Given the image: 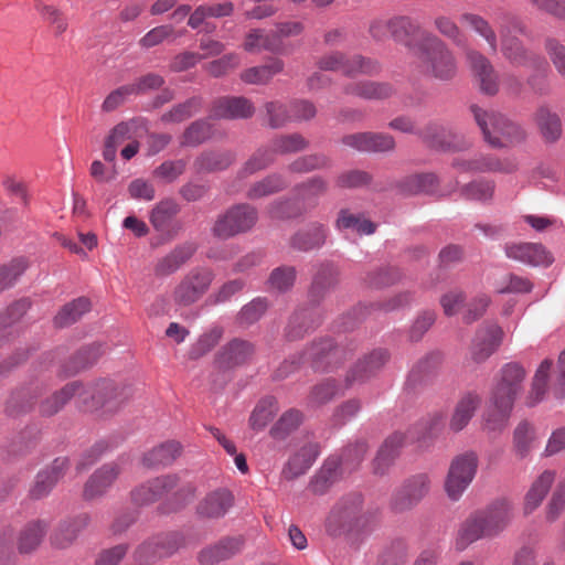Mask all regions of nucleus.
Listing matches in <instances>:
<instances>
[{
  "mask_svg": "<svg viewBox=\"0 0 565 565\" xmlns=\"http://www.w3.org/2000/svg\"><path fill=\"white\" fill-rule=\"evenodd\" d=\"M243 49L249 53H259L262 51L277 53L281 50V42L274 32H266L263 29H253L246 34Z\"/></svg>",
  "mask_w": 565,
  "mask_h": 565,
  "instance_id": "c03bdc74",
  "label": "nucleus"
},
{
  "mask_svg": "<svg viewBox=\"0 0 565 565\" xmlns=\"http://www.w3.org/2000/svg\"><path fill=\"white\" fill-rule=\"evenodd\" d=\"M234 161V156L227 151H206L201 153L193 166L198 173L213 172L226 169Z\"/></svg>",
  "mask_w": 565,
  "mask_h": 565,
  "instance_id": "09e8293b",
  "label": "nucleus"
},
{
  "mask_svg": "<svg viewBox=\"0 0 565 565\" xmlns=\"http://www.w3.org/2000/svg\"><path fill=\"white\" fill-rule=\"evenodd\" d=\"M327 238V228L321 223H311L308 227L298 231L290 241L294 248L308 252L321 247Z\"/></svg>",
  "mask_w": 565,
  "mask_h": 565,
  "instance_id": "37998d69",
  "label": "nucleus"
},
{
  "mask_svg": "<svg viewBox=\"0 0 565 565\" xmlns=\"http://www.w3.org/2000/svg\"><path fill=\"white\" fill-rule=\"evenodd\" d=\"M363 499L359 493L343 497L330 511L326 530L332 536L360 534L372 529L375 512L363 511Z\"/></svg>",
  "mask_w": 565,
  "mask_h": 565,
  "instance_id": "7ed1b4c3",
  "label": "nucleus"
},
{
  "mask_svg": "<svg viewBox=\"0 0 565 565\" xmlns=\"http://www.w3.org/2000/svg\"><path fill=\"white\" fill-rule=\"evenodd\" d=\"M466 60L480 90L489 96L498 94L500 81L490 60L475 49L466 51Z\"/></svg>",
  "mask_w": 565,
  "mask_h": 565,
  "instance_id": "dca6fc26",
  "label": "nucleus"
},
{
  "mask_svg": "<svg viewBox=\"0 0 565 565\" xmlns=\"http://www.w3.org/2000/svg\"><path fill=\"white\" fill-rule=\"evenodd\" d=\"M215 274L206 266L191 268L172 290L171 298L177 307L186 308L198 302L210 289Z\"/></svg>",
  "mask_w": 565,
  "mask_h": 565,
  "instance_id": "6e6552de",
  "label": "nucleus"
},
{
  "mask_svg": "<svg viewBox=\"0 0 565 565\" xmlns=\"http://www.w3.org/2000/svg\"><path fill=\"white\" fill-rule=\"evenodd\" d=\"M317 456L318 449L316 445H305L294 456H291L285 465L282 469L284 478L287 480H294L306 473V471L312 466Z\"/></svg>",
  "mask_w": 565,
  "mask_h": 565,
  "instance_id": "4c0bfd02",
  "label": "nucleus"
},
{
  "mask_svg": "<svg viewBox=\"0 0 565 565\" xmlns=\"http://www.w3.org/2000/svg\"><path fill=\"white\" fill-rule=\"evenodd\" d=\"M278 411L277 403L273 397H266L258 402L249 417V426L254 430H263L274 418Z\"/></svg>",
  "mask_w": 565,
  "mask_h": 565,
  "instance_id": "13d9d810",
  "label": "nucleus"
},
{
  "mask_svg": "<svg viewBox=\"0 0 565 565\" xmlns=\"http://www.w3.org/2000/svg\"><path fill=\"white\" fill-rule=\"evenodd\" d=\"M182 543L183 539L178 533L160 534L142 543L135 552V558L140 564H148L172 555Z\"/></svg>",
  "mask_w": 565,
  "mask_h": 565,
  "instance_id": "a211bd4d",
  "label": "nucleus"
},
{
  "mask_svg": "<svg viewBox=\"0 0 565 565\" xmlns=\"http://www.w3.org/2000/svg\"><path fill=\"white\" fill-rule=\"evenodd\" d=\"M297 277L296 268L292 266H280L275 268L268 278V285L270 289L279 292H286L295 284Z\"/></svg>",
  "mask_w": 565,
  "mask_h": 565,
  "instance_id": "338daca9",
  "label": "nucleus"
},
{
  "mask_svg": "<svg viewBox=\"0 0 565 565\" xmlns=\"http://www.w3.org/2000/svg\"><path fill=\"white\" fill-rule=\"evenodd\" d=\"M339 271L331 263L321 264L311 282L308 297L313 305L320 303L327 294L337 285Z\"/></svg>",
  "mask_w": 565,
  "mask_h": 565,
  "instance_id": "7c9ffc66",
  "label": "nucleus"
},
{
  "mask_svg": "<svg viewBox=\"0 0 565 565\" xmlns=\"http://www.w3.org/2000/svg\"><path fill=\"white\" fill-rule=\"evenodd\" d=\"M212 135V126L206 120L192 122L183 132L182 146H198L207 140Z\"/></svg>",
  "mask_w": 565,
  "mask_h": 565,
  "instance_id": "774afa93",
  "label": "nucleus"
},
{
  "mask_svg": "<svg viewBox=\"0 0 565 565\" xmlns=\"http://www.w3.org/2000/svg\"><path fill=\"white\" fill-rule=\"evenodd\" d=\"M234 504V497L226 489L207 493L198 504L196 512L203 519L216 520L225 516Z\"/></svg>",
  "mask_w": 565,
  "mask_h": 565,
  "instance_id": "393cba45",
  "label": "nucleus"
},
{
  "mask_svg": "<svg viewBox=\"0 0 565 565\" xmlns=\"http://www.w3.org/2000/svg\"><path fill=\"white\" fill-rule=\"evenodd\" d=\"M406 436L402 433H394L388 436L373 461V472L383 476L387 472L394 460L399 455L401 448L404 446Z\"/></svg>",
  "mask_w": 565,
  "mask_h": 565,
  "instance_id": "f704fd0d",
  "label": "nucleus"
},
{
  "mask_svg": "<svg viewBox=\"0 0 565 565\" xmlns=\"http://www.w3.org/2000/svg\"><path fill=\"white\" fill-rule=\"evenodd\" d=\"M501 53L513 66L527 68H546V61L543 56L529 51L523 42L511 35L510 31L501 28Z\"/></svg>",
  "mask_w": 565,
  "mask_h": 565,
  "instance_id": "ddd939ff",
  "label": "nucleus"
},
{
  "mask_svg": "<svg viewBox=\"0 0 565 565\" xmlns=\"http://www.w3.org/2000/svg\"><path fill=\"white\" fill-rule=\"evenodd\" d=\"M418 137L430 148L443 151H462L471 145L470 140L438 122H428Z\"/></svg>",
  "mask_w": 565,
  "mask_h": 565,
  "instance_id": "4468645a",
  "label": "nucleus"
},
{
  "mask_svg": "<svg viewBox=\"0 0 565 565\" xmlns=\"http://www.w3.org/2000/svg\"><path fill=\"white\" fill-rule=\"evenodd\" d=\"M223 332L224 330L222 327H212L204 332L192 345L190 350V358L196 360L209 353L220 342L223 337Z\"/></svg>",
  "mask_w": 565,
  "mask_h": 565,
  "instance_id": "0e129e2a",
  "label": "nucleus"
},
{
  "mask_svg": "<svg viewBox=\"0 0 565 565\" xmlns=\"http://www.w3.org/2000/svg\"><path fill=\"white\" fill-rule=\"evenodd\" d=\"M309 141L300 134L280 135L270 142L274 154H288L307 149Z\"/></svg>",
  "mask_w": 565,
  "mask_h": 565,
  "instance_id": "bf43d9fd",
  "label": "nucleus"
},
{
  "mask_svg": "<svg viewBox=\"0 0 565 565\" xmlns=\"http://www.w3.org/2000/svg\"><path fill=\"white\" fill-rule=\"evenodd\" d=\"M302 422V414L297 409L285 412L271 427L270 435L275 439L282 440L296 430Z\"/></svg>",
  "mask_w": 565,
  "mask_h": 565,
  "instance_id": "680f3d73",
  "label": "nucleus"
},
{
  "mask_svg": "<svg viewBox=\"0 0 565 565\" xmlns=\"http://www.w3.org/2000/svg\"><path fill=\"white\" fill-rule=\"evenodd\" d=\"M555 480V472L543 471L531 484L524 498V513L530 514L542 503Z\"/></svg>",
  "mask_w": 565,
  "mask_h": 565,
  "instance_id": "79ce46f5",
  "label": "nucleus"
},
{
  "mask_svg": "<svg viewBox=\"0 0 565 565\" xmlns=\"http://www.w3.org/2000/svg\"><path fill=\"white\" fill-rule=\"evenodd\" d=\"M534 439L535 428L530 423L521 422L515 427L513 433V451L520 459L525 458L530 454Z\"/></svg>",
  "mask_w": 565,
  "mask_h": 565,
  "instance_id": "052dcab7",
  "label": "nucleus"
},
{
  "mask_svg": "<svg viewBox=\"0 0 565 565\" xmlns=\"http://www.w3.org/2000/svg\"><path fill=\"white\" fill-rule=\"evenodd\" d=\"M331 160L323 153H311L297 158L289 164V170L297 173H306L313 170L326 169Z\"/></svg>",
  "mask_w": 565,
  "mask_h": 565,
  "instance_id": "69168bd1",
  "label": "nucleus"
},
{
  "mask_svg": "<svg viewBox=\"0 0 565 565\" xmlns=\"http://www.w3.org/2000/svg\"><path fill=\"white\" fill-rule=\"evenodd\" d=\"M478 468V456L467 451L454 458L445 481L447 495L457 501L472 482Z\"/></svg>",
  "mask_w": 565,
  "mask_h": 565,
  "instance_id": "9b49d317",
  "label": "nucleus"
},
{
  "mask_svg": "<svg viewBox=\"0 0 565 565\" xmlns=\"http://www.w3.org/2000/svg\"><path fill=\"white\" fill-rule=\"evenodd\" d=\"M352 355V350L337 345L331 339L324 338L313 341L303 352L302 360L312 367L321 371H331Z\"/></svg>",
  "mask_w": 565,
  "mask_h": 565,
  "instance_id": "f8f14e48",
  "label": "nucleus"
},
{
  "mask_svg": "<svg viewBox=\"0 0 565 565\" xmlns=\"http://www.w3.org/2000/svg\"><path fill=\"white\" fill-rule=\"evenodd\" d=\"M77 381L64 385L60 391L45 398L40 405V412L44 416H52L58 413L72 398L76 399Z\"/></svg>",
  "mask_w": 565,
  "mask_h": 565,
  "instance_id": "8fccbe9b",
  "label": "nucleus"
},
{
  "mask_svg": "<svg viewBox=\"0 0 565 565\" xmlns=\"http://www.w3.org/2000/svg\"><path fill=\"white\" fill-rule=\"evenodd\" d=\"M533 118L545 141L555 142L561 138V118L547 105H541L534 113Z\"/></svg>",
  "mask_w": 565,
  "mask_h": 565,
  "instance_id": "58836bf2",
  "label": "nucleus"
},
{
  "mask_svg": "<svg viewBox=\"0 0 565 565\" xmlns=\"http://www.w3.org/2000/svg\"><path fill=\"white\" fill-rule=\"evenodd\" d=\"M320 323V316L309 309H300L295 311L289 318L286 328V337L289 340L302 338L309 330L316 328Z\"/></svg>",
  "mask_w": 565,
  "mask_h": 565,
  "instance_id": "a18cd8bd",
  "label": "nucleus"
},
{
  "mask_svg": "<svg viewBox=\"0 0 565 565\" xmlns=\"http://www.w3.org/2000/svg\"><path fill=\"white\" fill-rule=\"evenodd\" d=\"M243 540L241 537H226L213 546L201 551L199 561L202 565H214L225 561L241 551Z\"/></svg>",
  "mask_w": 565,
  "mask_h": 565,
  "instance_id": "c9c22d12",
  "label": "nucleus"
},
{
  "mask_svg": "<svg viewBox=\"0 0 565 565\" xmlns=\"http://www.w3.org/2000/svg\"><path fill=\"white\" fill-rule=\"evenodd\" d=\"M196 250L193 243H183L177 245L170 253L158 259L153 273L157 277H167L178 271L186 262H189Z\"/></svg>",
  "mask_w": 565,
  "mask_h": 565,
  "instance_id": "c756f323",
  "label": "nucleus"
},
{
  "mask_svg": "<svg viewBox=\"0 0 565 565\" xmlns=\"http://www.w3.org/2000/svg\"><path fill=\"white\" fill-rule=\"evenodd\" d=\"M90 301L81 297L65 305L54 318L55 326L63 328L76 322L84 313L89 311Z\"/></svg>",
  "mask_w": 565,
  "mask_h": 565,
  "instance_id": "5fc2aeb1",
  "label": "nucleus"
},
{
  "mask_svg": "<svg viewBox=\"0 0 565 565\" xmlns=\"http://www.w3.org/2000/svg\"><path fill=\"white\" fill-rule=\"evenodd\" d=\"M525 376L526 372L522 365L515 362L507 363L500 370L499 380L492 394L514 403L516 396L522 392Z\"/></svg>",
  "mask_w": 565,
  "mask_h": 565,
  "instance_id": "5701e85b",
  "label": "nucleus"
},
{
  "mask_svg": "<svg viewBox=\"0 0 565 565\" xmlns=\"http://www.w3.org/2000/svg\"><path fill=\"white\" fill-rule=\"evenodd\" d=\"M47 525L43 521L30 522L21 531L18 540V547L21 553H29L35 550L45 534Z\"/></svg>",
  "mask_w": 565,
  "mask_h": 565,
  "instance_id": "6e6d98bb",
  "label": "nucleus"
},
{
  "mask_svg": "<svg viewBox=\"0 0 565 565\" xmlns=\"http://www.w3.org/2000/svg\"><path fill=\"white\" fill-rule=\"evenodd\" d=\"M335 228L339 231L352 230L360 235H370L375 232V224L360 215L351 213L348 209H342L338 213Z\"/></svg>",
  "mask_w": 565,
  "mask_h": 565,
  "instance_id": "603ef678",
  "label": "nucleus"
},
{
  "mask_svg": "<svg viewBox=\"0 0 565 565\" xmlns=\"http://www.w3.org/2000/svg\"><path fill=\"white\" fill-rule=\"evenodd\" d=\"M481 402L477 393L465 394L456 404L449 422V428L458 433L462 430L475 415Z\"/></svg>",
  "mask_w": 565,
  "mask_h": 565,
  "instance_id": "e433bc0d",
  "label": "nucleus"
},
{
  "mask_svg": "<svg viewBox=\"0 0 565 565\" xmlns=\"http://www.w3.org/2000/svg\"><path fill=\"white\" fill-rule=\"evenodd\" d=\"M342 143L361 152H386L395 149L393 136L383 132H355L343 136Z\"/></svg>",
  "mask_w": 565,
  "mask_h": 565,
  "instance_id": "aec40b11",
  "label": "nucleus"
},
{
  "mask_svg": "<svg viewBox=\"0 0 565 565\" xmlns=\"http://www.w3.org/2000/svg\"><path fill=\"white\" fill-rule=\"evenodd\" d=\"M88 523L89 516L86 513L63 520L51 537L52 544L58 548L71 546Z\"/></svg>",
  "mask_w": 565,
  "mask_h": 565,
  "instance_id": "72a5a7b5",
  "label": "nucleus"
},
{
  "mask_svg": "<svg viewBox=\"0 0 565 565\" xmlns=\"http://www.w3.org/2000/svg\"><path fill=\"white\" fill-rule=\"evenodd\" d=\"M285 68V63L281 58L271 57L269 61L259 66H253L244 70L239 77L246 84L252 85H266L273 77L280 74Z\"/></svg>",
  "mask_w": 565,
  "mask_h": 565,
  "instance_id": "ea45409f",
  "label": "nucleus"
},
{
  "mask_svg": "<svg viewBox=\"0 0 565 565\" xmlns=\"http://www.w3.org/2000/svg\"><path fill=\"white\" fill-rule=\"evenodd\" d=\"M255 353L252 342L243 339H233L217 353V362L225 367H234L249 361Z\"/></svg>",
  "mask_w": 565,
  "mask_h": 565,
  "instance_id": "473e14b6",
  "label": "nucleus"
},
{
  "mask_svg": "<svg viewBox=\"0 0 565 565\" xmlns=\"http://www.w3.org/2000/svg\"><path fill=\"white\" fill-rule=\"evenodd\" d=\"M416 56L422 72L437 81L447 82L457 74V62L448 45L433 33H422L416 44Z\"/></svg>",
  "mask_w": 565,
  "mask_h": 565,
  "instance_id": "20e7f679",
  "label": "nucleus"
},
{
  "mask_svg": "<svg viewBox=\"0 0 565 565\" xmlns=\"http://www.w3.org/2000/svg\"><path fill=\"white\" fill-rule=\"evenodd\" d=\"M349 472L342 461L337 458H329L310 483L313 493H323L329 486L335 482L341 476Z\"/></svg>",
  "mask_w": 565,
  "mask_h": 565,
  "instance_id": "49530a36",
  "label": "nucleus"
},
{
  "mask_svg": "<svg viewBox=\"0 0 565 565\" xmlns=\"http://www.w3.org/2000/svg\"><path fill=\"white\" fill-rule=\"evenodd\" d=\"M120 473L118 463H106L96 470L84 487V498L92 500L103 495L115 482Z\"/></svg>",
  "mask_w": 565,
  "mask_h": 565,
  "instance_id": "2f4dec72",
  "label": "nucleus"
},
{
  "mask_svg": "<svg viewBox=\"0 0 565 565\" xmlns=\"http://www.w3.org/2000/svg\"><path fill=\"white\" fill-rule=\"evenodd\" d=\"M172 491L175 500V509L191 502L195 493V489L192 484H180V480L177 476L167 475L137 487L131 492V500L137 505H148Z\"/></svg>",
  "mask_w": 565,
  "mask_h": 565,
  "instance_id": "423d86ee",
  "label": "nucleus"
},
{
  "mask_svg": "<svg viewBox=\"0 0 565 565\" xmlns=\"http://www.w3.org/2000/svg\"><path fill=\"white\" fill-rule=\"evenodd\" d=\"M201 106L202 99L200 97H192L182 104L175 105L172 109L164 113L161 116V121L166 124L182 122L196 114Z\"/></svg>",
  "mask_w": 565,
  "mask_h": 565,
  "instance_id": "e2e57ef3",
  "label": "nucleus"
},
{
  "mask_svg": "<svg viewBox=\"0 0 565 565\" xmlns=\"http://www.w3.org/2000/svg\"><path fill=\"white\" fill-rule=\"evenodd\" d=\"M388 358L390 355L385 350L379 349L359 360L345 376L347 387L369 380L387 362Z\"/></svg>",
  "mask_w": 565,
  "mask_h": 565,
  "instance_id": "bb28decb",
  "label": "nucleus"
},
{
  "mask_svg": "<svg viewBox=\"0 0 565 565\" xmlns=\"http://www.w3.org/2000/svg\"><path fill=\"white\" fill-rule=\"evenodd\" d=\"M513 515V504L507 499H498L484 509L476 511L461 524L457 547L465 550L480 539L498 536L509 526Z\"/></svg>",
  "mask_w": 565,
  "mask_h": 565,
  "instance_id": "f257e3e1",
  "label": "nucleus"
},
{
  "mask_svg": "<svg viewBox=\"0 0 565 565\" xmlns=\"http://www.w3.org/2000/svg\"><path fill=\"white\" fill-rule=\"evenodd\" d=\"M316 65L321 71H340L347 76L376 75L381 71V65L375 60L359 54L348 56L340 51L323 54L317 60Z\"/></svg>",
  "mask_w": 565,
  "mask_h": 565,
  "instance_id": "1a4fd4ad",
  "label": "nucleus"
},
{
  "mask_svg": "<svg viewBox=\"0 0 565 565\" xmlns=\"http://www.w3.org/2000/svg\"><path fill=\"white\" fill-rule=\"evenodd\" d=\"M548 391L556 398L565 396V349L561 352L555 366L548 359L541 362L532 381L530 394L532 404L542 401Z\"/></svg>",
  "mask_w": 565,
  "mask_h": 565,
  "instance_id": "0eeeda50",
  "label": "nucleus"
},
{
  "mask_svg": "<svg viewBox=\"0 0 565 565\" xmlns=\"http://www.w3.org/2000/svg\"><path fill=\"white\" fill-rule=\"evenodd\" d=\"M76 406L87 413L107 416L117 413L131 397L129 385L109 379L83 383L77 381Z\"/></svg>",
  "mask_w": 565,
  "mask_h": 565,
  "instance_id": "f03ea898",
  "label": "nucleus"
},
{
  "mask_svg": "<svg viewBox=\"0 0 565 565\" xmlns=\"http://www.w3.org/2000/svg\"><path fill=\"white\" fill-rule=\"evenodd\" d=\"M460 20L488 43L492 53L498 52L497 33L492 25L483 17L476 13H463Z\"/></svg>",
  "mask_w": 565,
  "mask_h": 565,
  "instance_id": "3c124183",
  "label": "nucleus"
},
{
  "mask_svg": "<svg viewBox=\"0 0 565 565\" xmlns=\"http://www.w3.org/2000/svg\"><path fill=\"white\" fill-rule=\"evenodd\" d=\"M430 480L427 475H415L393 493L391 508L395 512H405L416 507L428 493Z\"/></svg>",
  "mask_w": 565,
  "mask_h": 565,
  "instance_id": "2eb2a0df",
  "label": "nucleus"
},
{
  "mask_svg": "<svg viewBox=\"0 0 565 565\" xmlns=\"http://www.w3.org/2000/svg\"><path fill=\"white\" fill-rule=\"evenodd\" d=\"M513 405L514 403L511 399L491 393L483 413V429L493 433L502 431L508 425Z\"/></svg>",
  "mask_w": 565,
  "mask_h": 565,
  "instance_id": "a878e982",
  "label": "nucleus"
},
{
  "mask_svg": "<svg viewBox=\"0 0 565 565\" xmlns=\"http://www.w3.org/2000/svg\"><path fill=\"white\" fill-rule=\"evenodd\" d=\"M179 205L174 200L166 199L154 205L150 213V223L160 233L158 241L151 243L152 247L170 242L175 232L169 228L172 218L178 214Z\"/></svg>",
  "mask_w": 565,
  "mask_h": 565,
  "instance_id": "4be33fe9",
  "label": "nucleus"
},
{
  "mask_svg": "<svg viewBox=\"0 0 565 565\" xmlns=\"http://www.w3.org/2000/svg\"><path fill=\"white\" fill-rule=\"evenodd\" d=\"M67 468V458H56L49 468L38 473L30 489V495L33 499H41L47 495L57 481L64 476Z\"/></svg>",
  "mask_w": 565,
  "mask_h": 565,
  "instance_id": "c85d7f7f",
  "label": "nucleus"
},
{
  "mask_svg": "<svg viewBox=\"0 0 565 565\" xmlns=\"http://www.w3.org/2000/svg\"><path fill=\"white\" fill-rule=\"evenodd\" d=\"M422 33H430L409 17L391 18V38L416 53V44L422 41Z\"/></svg>",
  "mask_w": 565,
  "mask_h": 565,
  "instance_id": "cd10ccee",
  "label": "nucleus"
},
{
  "mask_svg": "<svg viewBox=\"0 0 565 565\" xmlns=\"http://www.w3.org/2000/svg\"><path fill=\"white\" fill-rule=\"evenodd\" d=\"M484 140L493 148H505L521 143L526 138L525 130L516 122L494 110L470 107Z\"/></svg>",
  "mask_w": 565,
  "mask_h": 565,
  "instance_id": "39448f33",
  "label": "nucleus"
},
{
  "mask_svg": "<svg viewBox=\"0 0 565 565\" xmlns=\"http://www.w3.org/2000/svg\"><path fill=\"white\" fill-rule=\"evenodd\" d=\"M181 451L182 446L179 441L169 440L145 454L142 462L147 467L168 466L181 455Z\"/></svg>",
  "mask_w": 565,
  "mask_h": 565,
  "instance_id": "de8ad7c7",
  "label": "nucleus"
},
{
  "mask_svg": "<svg viewBox=\"0 0 565 565\" xmlns=\"http://www.w3.org/2000/svg\"><path fill=\"white\" fill-rule=\"evenodd\" d=\"M258 220L257 210L249 204H237L220 215L213 226L218 238H230L250 231Z\"/></svg>",
  "mask_w": 565,
  "mask_h": 565,
  "instance_id": "9d476101",
  "label": "nucleus"
},
{
  "mask_svg": "<svg viewBox=\"0 0 565 565\" xmlns=\"http://www.w3.org/2000/svg\"><path fill=\"white\" fill-rule=\"evenodd\" d=\"M452 167L459 172L511 173L516 171L518 162L511 158L501 160L492 156H478L470 159L458 157L454 159Z\"/></svg>",
  "mask_w": 565,
  "mask_h": 565,
  "instance_id": "6ab92c4d",
  "label": "nucleus"
},
{
  "mask_svg": "<svg viewBox=\"0 0 565 565\" xmlns=\"http://www.w3.org/2000/svg\"><path fill=\"white\" fill-rule=\"evenodd\" d=\"M253 103L243 96H224L215 99L210 116L216 119H246L254 115Z\"/></svg>",
  "mask_w": 565,
  "mask_h": 565,
  "instance_id": "412c9836",
  "label": "nucleus"
},
{
  "mask_svg": "<svg viewBox=\"0 0 565 565\" xmlns=\"http://www.w3.org/2000/svg\"><path fill=\"white\" fill-rule=\"evenodd\" d=\"M287 181L280 174H269L249 188L247 198L258 200L282 191L287 188Z\"/></svg>",
  "mask_w": 565,
  "mask_h": 565,
  "instance_id": "4d7b16f0",
  "label": "nucleus"
},
{
  "mask_svg": "<svg viewBox=\"0 0 565 565\" xmlns=\"http://www.w3.org/2000/svg\"><path fill=\"white\" fill-rule=\"evenodd\" d=\"M507 257L530 266H550L553 256L537 243H511L504 247Z\"/></svg>",
  "mask_w": 565,
  "mask_h": 565,
  "instance_id": "b1692460",
  "label": "nucleus"
},
{
  "mask_svg": "<svg viewBox=\"0 0 565 565\" xmlns=\"http://www.w3.org/2000/svg\"><path fill=\"white\" fill-rule=\"evenodd\" d=\"M344 93L364 99L380 100L390 98L394 94V88L388 83L363 81L348 84L344 87Z\"/></svg>",
  "mask_w": 565,
  "mask_h": 565,
  "instance_id": "a19ab883",
  "label": "nucleus"
},
{
  "mask_svg": "<svg viewBox=\"0 0 565 565\" xmlns=\"http://www.w3.org/2000/svg\"><path fill=\"white\" fill-rule=\"evenodd\" d=\"M41 395H42V388L38 385L32 388L22 390L20 392H17L8 401L7 412L12 416H17L22 413H26L33 408L36 399Z\"/></svg>",
  "mask_w": 565,
  "mask_h": 565,
  "instance_id": "864d4df0",
  "label": "nucleus"
},
{
  "mask_svg": "<svg viewBox=\"0 0 565 565\" xmlns=\"http://www.w3.org/2000/svg\"><path fill=\"white\" fill-rule=\"evenodd\" d=\"M504 337L503 329L495 322L482 323L476 332L470 347L471 360L479 364L488 360L501 345Z\"/></svg>",
  "mask_w": 565,
  "mask_h": 565,
  "instance_id": "f3484780",
  "label": "nucleus"
}]
</instances>
